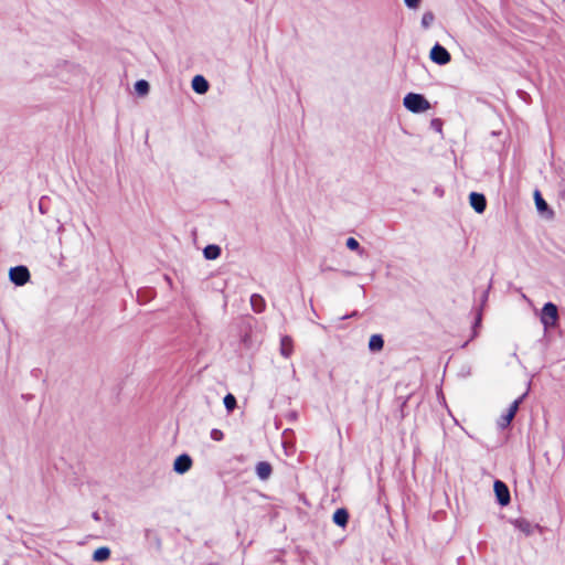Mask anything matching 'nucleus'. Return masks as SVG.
<instances>
[{
  "mask_svg": "<svg viewBox=\"0 0 565 565\" xmlns=\"http://www.w3.org/2000/svg\"><path fill=\"white\" fill-rule=\"evenodd\" d=\"M211 438L215 441H221L224 438V434L222 430L217 428H213L210 434Z\"/></svg>",
  "mask_w": 565,
  "mask_h": 565,
  "instance_id": "23",
  "label": "nucleus"
},
{
  "mask_svg": "<svg viewBox=\"0 0 565 565\" xmlns=\"http://www.w3.org/2000/svg\"><path fill=\"white\" fill-rule=\"evenodd\" d=\"M135 90L140 96L147 95L149 93V83L145 79L137 81L135 84Z\"/></svg>",
  "mask_w": 565,
  "mask_h": 565,
  "instance_id": "19",
  "label": "nucleus"
},
{
  "mask_svg": "<svg viewBox=\"0 0 565 565\" xmlns=\"http://www.w3.org/2000/svg\"><path fill=\"white\" fill-rule=\"evenodd\" d=\"M224 406L225 408L227 409V412H232L235 409L236 407V398L233 394L228 393L227 395H225L224 397Z\"/></svg>",
  "mask_w": 565,
  "mask_h": 565,
  "instance_id": "21",
  "label": "nucleus"
},
{
  "mask_svg": "<svg viewBox=\"0 0 565 565\" xmlns=\"http://www.w3.org/2000/svg\"><path fill=\"white\" fill-rule=\"evenodd\" d=\"M404 107L412 113H424L430 108L429 102L420 94L408 93L403 99Z\"/></svg>",
  "mask_w": 565,
  "mask_h": 565,
  "instance_id": "2",
  "label": "nucleus"
},
{
  "mask_svg": "<svg viewBox=\"0 0 565 565\" xmlns=\"http://www.w3.org/2000/svg\"><path fill=\"white\" fill-rule=\"evenodd\" d=\"M493 489L498 503L502 507L508 505L511 500L508 486L501 480H495Z\"/></svg>",
  "mask_w": 565,
  "mask_h": 565,
  "instance_id": "5",
  "label": "nucleus"
},
{
  "mask_svg": "<svg viewBox=\"0 0 565 565\" xmlns=\"http://www.w3.org/2000/svg\"><path fill=\"white\" fill-rule=\"evenodd\" d=\"M534 200L539 212H544L547 210V204L539 190L534 191Z\"/></svg>",
  "mask_w": 565,
  "mask_h": 565,
  "instance_id": "20",
  "label": "nucleus"
},
{
  "mask_svg": "<svg viewBox=\"0 0 565 565\" xmlns=\"http://www.w3.org/2000/svg\"><path fill=\"white\" fill-rule=\"evenodd\" d=\"M250 306L256 313H260L266 308V301L260 295L253 294L250 296Z\"/></svg>",
  "mask_w": 565,
  "mask_h": 565,
  "instance_id": "13",
  "label": "nucleus"
},
{
  "mask_svg": "<svg viewBox=\"0 0 565 565\" xmlns=\"http://www.w3.org/2000/svg\"><path fill=\"white\" fill-rule=\"evenodd\" d=\"M513 524L519 531H521L525 535H531L534 531V525L525 519H518L513 522Z\"/></svg>",
  "mask_w": 565,
  "mask_h": 565,
  "instance_id": "15",
  "label": "nucleus"
},
{
  "mask_svg": "<svg viewBox=\"0 0 565 565\" xmlns=\"http://www.w3.org/2000/svg\"><path fill=\"white\" fill-rule=\"evenodd\" d=\"M429 56L431 61L438 65H445L449 63L451 58L449 52L440 44H435L433 46Z\"/></svg>",
  "mask_w": 565,
  "mask_h": 565,
  "instance_id": "6",
  "label": "nucleus"
},
{
  "mask_svg": "<svg viewBox=\"0 0 565 565\" xmlns=\"http://www.w3.org/2000/svg\"><path fill=\"white\" fill-rule=\"evenodd\" d=\"M203 255L206 259L214 260L221 255V247L214 244L207 245L203 249Z\"/></svg>",
  "mask_w": 565,
  "mask_h": 565,
  "instance_id": "17",
  "label": "nucleus"
},
{
  "mask_svg": "<svg viewBox=\"0 0 565 565\" xmlns=\"http://www.w3.org/2000/svg\"><path fill=\"white\" fill-rule=\"evenodd\" d=\"M524 397L521 396L520 398L515 399L509 407V409L507 411V413L504 415H502L499 419H498V426L501 428V429H504L507 428L512 419L514 418L518 409H519V405L522 401V398Z\"/></svg>",
  "mask_w": 565,
  "mask_h": 565,
  "instance_id": "7",
  "label": "nucleus"
},
{
  "mask_svg": "<svg viewBox=\"0 0 565 565\" xmlns=\"http://www.w3.org/2000/svg\"><path fill=\"white\" fill-rule=\"evenodd\" d=\"M384 347V340L381 334H373L369 340V349L372 352H379Z\"/></svg>",
  "mask_w": 565,
  "mask_h": 565,
  "instance_id": "16",
  "label": "nucleus"
},
{
  "mask_svg": "<svg viewBox=\"0 0 565 565\" xmlns=\"http://www.w3.org/2000/svg\"><path fill=\"white\" fill-rule=\"evenodd\" d=\"M349 249L358 252L360 255L363 254V249L360 247L359 242L354 237H349L345 242Z\"/></svg>",
  "mask_w": 565,
  "mask_h": 565,
  "instance_id": "22",
  "label": "nucleus"
},
{
  "mask_svg": "<svg viewBox=\"0 0 565 565\" xmlns=\"http://www.w3.org/2000/svg\"><path fill=\"white\" fill-rule=\"evenodd\" d=\"M480 321H481V313H479V315L477 316L476 324L480 323Z\"/></svg>",
  "mask_w": 565,
  "mask_h": 565,
  "instance_id": "28",
  "label": "nucleus"
},
{
  "mask_svg": "<svg viewBox=\"0 0 565 565\" xmlns=\"http://www.w3.org/2000/svg\"><path fill=\"white\" fill-rule=\"evenodd\" d=\"M192 88L198 94H205L209 89V83L203 76L196 75L192 79Z\"/></svg>",
  "mask_w": 565,
  "mask_h": 565,
  "instance_id": "10",
  "label": "nucleus"
},
{
  "mask_svg": "<svg viewBox=\"0 0 565 565\" xmlns=\"http://www.w3.org/2000/svg\"><path fill=\"white\" fill-rule=\"evenodd\" d=\"M56 76L60 81L66 84H75L83 79L84 70L81 65L75 63L65 62L56 72Z\"/></svg>",
  "mask_w": 565,
  "mask_h": 565,
  "instance_id": "1",
  "label": "nucleus"
},
{
  "mask_svg": "<svg viewBox=\"0 0 565 565\" xmlns=\"http://www.w3.org/2000/svg\"><path fill=\"white\" fill-rule=\"evenodd\" d=\"M434 20V15L431 13H425L422 19V24L424 26H428Z\"/></svg>",
  "mask_w": 565,
  "mask_h": 565,
  "instance_id": "24",
  "label": "nucleus"
},
{
  "mask_svg": "<svg viewBox=\"0 0 565 565\" xmlns=\"http://www.w3.org/2000/svg\"><path fill=\"white\" fill-rule=\"evenodd\" d=\"M92 516H93V519H94L95 521H99V520H100L98 512H94V513L92 514Z\"/></svg>",
  "mask_w": 565,
  "mask_h": 565,
  "instance_id": "27",
  "label": "nucleus"
},
{
  "mask_svg": "<svg viewBox=\"0 0 565 565\" xmlns=\"http://www.w3.org/2000/svg\"><path fill=\"white\" fill-rule=\"evenodd\" d=\"M256 475L260 480H267L271 475V466L267 461H259L256 465Z\"/></svg>",
  "mask_w": 565,
  "mask_h": 565,
  "instance_id": "11",
  "label": "nucleus"
},
{
  "mask_svg": "<svg viewBox=\"0 0 565 565\" xmlns=\"http://www.w3.org/2000/svg\"><path fill=\"white\" fill-rule=\"evenodd\" d=\"M548 218L553 215L552 213L545 214Z\"/></svg>",
  "mask_w": 565,
  "mask_h": 565,
  "instance_id": "29",
  "label": "nucleus"
},
{
  "mask_svg": "<svg viewBox=\"0 0 565 565\" xmlns=\"http://www.w3.org/2000/svg\"><path fill=\"white\" fill-rule=\"evenodd\" d=\"M405 1V4L408 7V8H417L418 4H419V1L420 0H404Z\"/></svg>",
  "mask_w": 565,
  "mask_h": 565,
  "instance_id": "25",
  "label": "nucleus"
},
{
  "mask_svg": "<svg viewBox=\"0 0 565 565\" xmlns=\"http://www.w3.org/2000/svg\"><path fill=\"white\" fill-rule=\"evenodd\" d=\"M110 555V550L108 547H99L94 552L93 559L96 562H104Z\"/></svg>",
  "mask_w": 565,
  "mask_h": 565,
  "instance_id": "18",
  "label": "nucleus"
},
{
  "mask_svg": "<svg viewBox=\"0 0 565 565\" xmlns=\"http://www.w3.org/2000/svg\"><path fill=\"white\" fill-rule=\"evenodd\" d=\"M9 278L15 286H24L30 280V271L26 266H15L10 268Z\"/></svg>",
  "mask_w": 565,
  "mask_h": 565,
  "instance_id": "4",
  "label": "nucleus"
},
{
  "mask_svg": "<svg viewBox=\"0 0 565 565\" xmlns=\"http://www.w3.org/2000/svg\"><path fill=\"white\" fill-rule=\"evenodd\" d=\"M332 520L333 522L341 526V527H344L347 524H348V521H349V513L345 509L341 508V509H338L334 513H333V516H332Z\"/></svg>",
  "mask_w": 565,
  "mask_h": 565,
  "instance_id": "14",
  "label": "nucleus"
},
{
  "mask_svg": "<svg viewBox=\"0 0 565 565\" xmlns=\"http://www.w3.org/2000/svg\"><path fill=\"white\" fill-rule=\"evenodd\" d=\"M292 339L288 335H284L280 339V354L284 358H289L292 354Z\"/></svg>",
  "mask_w": 565,
  "mask_h": 565,
  "instance_id": "12",
  "label": "nucleus"
},
{
  "mask_svg": "<svg viewBox=\"0 0 565 565\" xmlns=\"http://www.w3.org/2000/svg\"><path fill=\"white\" fill-rule=\"evenodd\" d=\"M470 205L476 212H483L486 209V198L481 193L471 192L469 195Z\"/></svg>",
  "mask_w": 565,
  "mask_h": 565,
  "instance_id": "9",
  "label": "nucleus"
},
{
  "mask_svg": "<svg viewBox=\"0 0 565 565\" xmlns=\"http://www.w3.org/2000/svg\"><path fill=\"white\" fill-rule=\"evenodd\" d=\"M488 294H489V291H488V290H486V291L483 292V295H482V302H486V301H487V299H488Z\"/></svg>",
  "mask_w": 565,
  "mask_h": 565,
  "instance_id": "26",
  "label": "nucleus"
},
{
  "mask_svg": "<svg viewBox=\"0 0 565 565\" xmlns=\"http://www.w3.org/2000/svg\"><path fill=\"white\" fill-rule=\"evenodd\" d=\"M558 320V310L556 305L553 302H546L542 308L541 313V322L544 326V328H550L555 326L556 321Z\"/></svg>",
  "mask_w": 565,
  "mask_h": 565,
  "instance_id": "3",
  "label": "nucleus"
},
{
  "mask_svg": "<svg viewBox=\"0 0 565 565\" xmlns=\"http://www.w3.org/2000/svg\"><path fill=\"white\" fill-rule=\"evenodd\" d=\"M192 467V459L189 455L182 454L178 456L173 462V470L183 475L188 472Z\"/></svg>",
  "mask_w": 565,
  "mask_h": 565,
  "instance_id": "8",
  "label": "nucleus"
}]
</instances>
